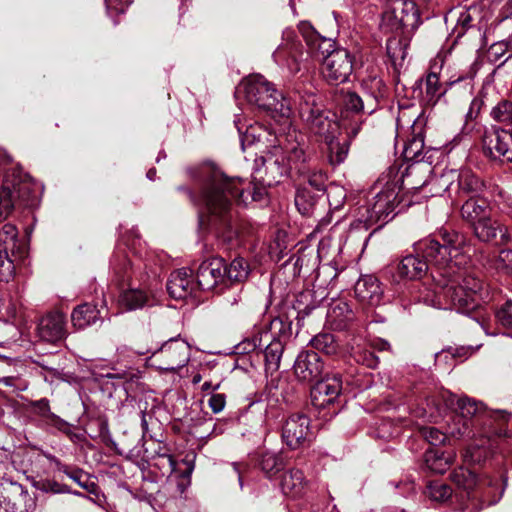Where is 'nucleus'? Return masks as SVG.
I'll list each match as a JSON object with an SVG mask.
<instances>
[{
	"instance_id": "nucleus-1",
	"label": "nucleus",
	"mask_w": 512,
	"mask_h": 512,
	"mask_svg": "<svg viewBox=\"0 0 512 512\" xmlns=\"http://www.w3.org/2000/svg\"><path fill=\"white\" fill-rule=\"evenodd\" d=\"M415 255L405 256L398 264L401 278L415 280L425 275L429 265L433 286L419 289L417 302L437 309H455L468 312L478 305L483 283L468 272V247L465 237L458 232H444L441 241L427 238L415 244Z\"/></svg>"
},
{
	"instance_id": "nucleus-2",
	"label": "nucleus",
	"mask_w": 512,
	"mask_h": 512,
	"mask_svg": "<svg viewBox=\"0 0 512 512\" xmlns=\"http://www.w3.org/2000/svg\"><path fill=\"white\" fill-rule=\"evenodd\" d=\"M201 186L197 205L201 207L200 226L214 231L230 241L236 232L232 229L233 203L247 205L249 201H261L266 195L264 187L246 189L240 178H231L214 166L199 170Z\"/></svg>"
},
{
	"instance_id": "nucleus-3",
	"label": "nucleus",
	"mask_w": 512,
	"mask_h": 512,
	"mask_svg": "<svg viewBox=\"0 0 512 512\" xmlns=\"http://www.w3.org/2000/svg\"><path fill=\"white\" fill-rule=\"evenodd\" d=\"M272 145L256 157L253 178L263 186H273L296 173L307 172V141L303 133L290 125L287 131L274 136Z\"/></svg>"
},
{
	"instance_id": "nucleus-4",
	"label": "nucleus",
	"mask_w": 512,
	"mask_h": 512,
	"mask_svg": "<svg viewBox=\"0 0 512 512\" xmlns=\"http://www.w3.org/2000/svg\"><path fill=\"white\" fill-rule=\"evenodd\" d=\"M298 29L306 42L307 50H304L301 42L297 39L296 32L291 28H286L282 32V42L273 53L274 61L279 66L286 68L291 74L298 73L309 57L318 60L323 58V45L331 46L326 38L321 37L310 23L301 22Z\"/></svg>"
},
{
	"instance_id": "nucleus-5",
	"label": "nucleus",
	"mask_w": 512,
	"mask_h": 512,
	"mask_svg": "<svg viewBox=\"0 0 512 512\" xmlns=\"http://www.w3.org/2000/svg\"><path fill=\"white\" fill-rule=\"evenodd\" d=\"M244 96L247 102L275 120L284 119L289 124L292 113L290 100L277 91L262 75H253L243 82Z\"/></svg>"
},
{
	"instance_id": "nucleus-6",
	"label": "nucleus",
	"mask_w": 512,
	"mask_h": 512,
	"mask_svg": "<svg viewBox=\"0 0 512 512\" xmlns=\"http://www.w3.org/2000/svg\"><path fill=\"white\" fill-rule=\"evenodd\" d=\"M385 186L380 190L366 206L358 209L357 220L366 228L380 223V227L390 221L394 216V210L399 204L398 181L385 180Z\"/></svg>"
},
{
	"instance_id": "nucleus-7",
	"label": "nucleus",
	"mask_w": 512,
	"mask_h": 512,
	"mask_svg": "<svg viewBox=\"0 0 512 512\" xmlns=\"http://www.w3.org/2000/svg\"><path fill=\"white\" fill-rule=\"evenodd\" d=\"M299 114L308 125L312 133L328 141L334 138L338 130L335 115L323 107V104L314 92L305 91L299 95Z\"/></svg>"
},
{
	"instance_id": "nucleus-8",
	"label": "nucleus",
	"mask_w": 512,
	"mask_h": 512,
	"mask_svg": "<svg viewBox=\"0 0 512 512\" xmlns=\"http://www.w3.org/2000/svg\"><path fill=\"white\" fill-rule=\"evenodd\" d=\"M26 253V244L18 237L17 228L4 224L0 228V281L9 282L14 277L16 264Z\"/></svg>"
},
{
	"instance_id": "nucleus-9",
	"label": "nucleus",
	"mask_w": 512,
	"mask_h": 512,
	"mask_svg": "<svg viewBox=\"0 0 512 512\" xmlns=\"http://www.w3.org/2000/svg\"><path fill=\"white\" fill-rule=\"evenodd\" d=\"M0 506L6 512H33L36 497L21 484L11 480L0 482Z\"/></svg>"
},
{
	"instance_id": "nucleus-10",
	"label": "nucleus",
	"mask_w": 512,
	"mask_h": 512,
	"mask_svg": "<svg viewBox=\"0 0 512 512\" xmlns=\"http://www.w3.org/2000/svg\"><path fill=\"white\" fill-rule=\"evenodd\" d=\"M153 357L160 356L163 366L157 368L166 372H176L183 368L190 359V346L180 337H173L164 342L159 348L151 351Z\"/></svg>"
},
{
	"instance_id": "nucleus-11",
	"label": "nucleus",
	"mask_w": 512,
	"mask_h": 512,
	"mask_svg": "<svg viewBox=\"0 0 512 512\" xmlns=\"http://www.w3.org/2000/svg\"><path fill=\"white\" fill-rule=\"evenodd\" d=\"M353 55L345 48L335 49L325 58L322 73L325 79L333 85L348 81L353 71Z\"/></svg>"
},
{
	"instance_id": "nucleus-12",
	"label": "nucleus",
	"mask_w": 512,
	"mask_h": 512,
	"mask_svg": "<svg viewBox=\"0 0 512 512\" xmlns=\"http://www.w3.org/2000/svg\"><path fill=\"white\" fill-rule=\"evenodd\" d=\"M431 172L432 168L427 163H412L400 175L396 167L389 168L387 174L382 177V180L388 178L390 181H398L400 190L403 187L419 189L429 184Z\"/></svg>"
},
{
	"instance_id": "nucleus-13",
	"label": "nucleus",
	"mask_w": 512,
	"mask_h": 512,
	"mask_svg": "<svg viewBox=\"0 0 512 512\" xmlns=\"http://www.w3.org/2000/svg\"><path fill=\"white\" fill-rule=\"evenodd\" d=\"M310 436V419L305 414H292L284 421L282 439L291 449L301 447Z\"/></svg>"
},
{
	"instance_id": "nucleus-14",
	"label": "nucleus",
	"mask_w": 512,
	"mask_h": 512,
	"mask_svg": "<svg viewBox=\"0 0 512 512\" xmlns=\"http://www.w3.org/2000/svg\"><path fill=\"white\" fill-rule=\"evenodd\" d=\"M151 351L152 348L139 349L127 345H120L116 349L117 363H125V369H117L113 367L111 368L110 372L101 374V376L117 379L124 383L134 382L139 378V372L133 369L130 364L136 356L144 355L146 353H150Z\"/></svg>"
},
{
	"instance_id": "nucleus-15",
	"label": "nucleus",
	"mask_w": 512,
	"mask_h": 512,
	"mask_svg": "<svg viewBox=\"0 0 512 512\" xmlns=\"http://www.w3.org/2000/svg\"><path fill=\"white\" fill-rule=\"evenodd\" d=\"M484 150L493 159L512 161V133L504 129H494L487 133L484 137Z\"/></svg>"
},
{
	"instance_id": "nucleus-16",
	"label": "nucleus",
	"mask_w": 512,
	"mask_h": 512,
	"mask_svg": "<svg viewBox=\"0 0 512 512\" xmlns=\"http://www.w3.org/2000/svg\"><path fill=\"white\" fill-rule=\"evenodd\" d=\"M252 350L264 352L266 365L271 369H278L283 353V344L280 340L272 339L269 331L259 332L247 343Z\"/></svg>"
},
{
	"instance_id": "nucleus-17",
	"label": "nucleus",
	"mask_w": 512,
	"mask_h": 512,
	"mask_svg": "<svg viewBox=\"0 0 512 512\" xmlns=\"http://www.w3.org/2000/svg\"><path fill=\"white\" fill-rule=\"evenodd\" d=\"M363 113L371 115L379 107L387 94V88L383 80L377 75H369L362 80Z\"/></svg>"
},
{
	"instance_id": "nucleus-18",
	"label": "nucleus",
	"mask_w": 512,
	"mask_h": 512,
	"mask_svg": "<svg viewBox=\"0 0 512 512\" xmlns=\"http://www.w3.org/2000/svg\"><path fill=\"white\" fill-rule=\"evenodd\" d=\"M342 390V381L339 375L327 376L318 381L311 389V402L316 408H324L333 403Z\"/></svg>"
},
{
	"instance_id": "nucleus-19",
	"label": "nucleus",
	"mask_w": 512,
	"mask_h": 512,
	"mask_svg": "<svg viewBox=\"0 0 512 512\" xmlns=\"http://www.w3.org/2000/svg\"><path fill=\"white\" fill-rule=\"evenodd\" d=\"M294 374L301 382L310 383L317 380L323 371L320 356L314 351H302L294 363Z\"/></svg>"
},
{
	"instance_id": "nucleus-20",
	"label": "nucleus",
	"mask_w": 512,
	"mask_h": 512,
	"mask_svg": "<svg viewBox=\"0 0 512 512\" xmlns=\"http://www.w3.org/2000/svg\"><path fill=\"white\" fill-rule=\"evenodd\" d=\"M30 183L19 181L17 183H9L8 180L0 190V221L9 216L14 207L15 198L21 199L25 204L29 203Z\"/></svg>"
},
{
	"instance_id": "nucleus-21",
	"label": "nucleus",
	"mask_w": 512,
	"mask_h": 512,
	"mask_svg": "<svg viewBox=\"0 0 512 512\" xmlns=\"http://www.w3.org/2000/svg\"><path fill=\"white\" fill-rule=\"evenodd\" d=\"M224 260L213 258L200 264L196 273V285L204 291L213 290L220 282H224Z\"/></svg>"
},
{
	"instance_id": "nucleus-22",
	"label": "nucleus",
	"mask_w": 512,
	"mask_h": 512,
	"mask_svg": "<svg viewBox=\"0 0 512 512\" xmlns=\"http://www.w3.org/2000/svg\"><path fill=\"white\" fill-rule=\"evenodd\" d=\"M393 16L394 22L391 24L392 28L398 27H413L420 18L419 10L412 0H396L392 4L391 11H385L384 19H391Z\"/></svg>"
},
{
	"instance_id": "nucleus-23",
	"label": "nucleus",
	"mask_w": 512,
	"mask_h": 512,
	"mask_svg": "<svg viewBox=\"0 0 512 512\" xmlns=\"http://www.w3.org/2000/svg\"><path fill=\"white\" fill-rule=\"evenodd\" d=\"M355 296L364 305L376 307L383 300V289L378 279L365 275L358 279L354 287Z\"/></svg>"
},
{
	"instance_id": "nucleus-24",
	"label": "nucleus",
	"mask_w": 512,
	"mask_h": 512,
	"mask_svg": "<svg viewBox=\"0 0 512 512\" xmlns=\"http://www.w3.org/2000/svg\"><path fill=\"white\" fill-rule=\"evenodd\" d=\"M39 338L48 343H56L66 335L65 319L59 312L49 313L42 317L37 326Z\"/></svg>"
},
{
	"instance_id": "nucleus-25",
	"label": "nucleus",
	"mask_w": 512,
	"mask_h": 512,
	"mask_svg": "<svg viewBox=\"0 0 512 512\" xmlns=\"http://www.w3.org/2000/svg\"><path fill=\"white\" fill-rule=\"evenodd\" d=\"M237 126L242 149L246 146H252L256 143L263 142L266 144V149L272 145V139L274 136H279L280 133H284L287 129H281L279 131L267 128L259 123L250 124L242 131V127L239 126L238 122L235 121Z\"/></svg>"
},
{
	"instance_id": "nucleus-26",
	"label": "nucleus",
	"mask_w": 512,
	"mask_h": 512,
	"mask_svg": "<svg viewBox=\"0 0 512 512\" xmlns=\"http://www.w3.org/2000/svg\"><path fill=\"white\" fill-rule=\"evenodd\" d=\"M446 406L455 412L456 419L459 421L470 420L478 415L482 410V404L467 396L458 397L447 393L443 395Z\"/></svg>"
},
{
	"instance_id": "nucleus-27",
	"label": "nucleus",
	"mask_w": 512,
	"mask_h": 512,
	"mask_svg": "<svg viewBox=\"0 0 512 512\" xmlns=\"http://www.w3.org/2000/svg\"><path fill=\"white\" fill-rule=\"evenodd\" d=\"M474 235L482 242H491L494 240L498 233H500V240L502 244L510 241L506 226L493 220L488 214L482 220L472 226Z\"/></svg>"
},
{
	"instance_id": "nucleus-28",
	"label": "nucleus",
	"mask_w": 512,
	"mask_h": 512,
	"mask_svg": "<svg viewBox=\"0 0 512 512\" xmlns=\"http://www.w3.org/2000/svg\"><path fill=\"white\" fill-rule=\"evenodd\" d=\"M356 319V314L343 299L334 300L327 311V322L335 330H344Z\"/></svg>"
},
{
	"instance_id": "nucleus-29",
	"label": "nucleus",
	"mask_w": 512,
	"mask_h": 512,
	"mask_svg": "<svg viewBox=\"0 0 512 512\" xmlns=\"http://www.w3.org/2000/svg\"><path fill=\"white\" fill-rule=\"evenodd\" d=\"M196 283L191 279L190 270L182 268L171 273L167 291L175 299H185L195 290Z\"/></svg>"
},
{
	"instance_id": "nucleus-30",
	"label": "nucleus",
	"mask_w": 512,
	"mask_h": 512,
	"mask_svg": "<svg viewBox=\"0 0 512 512\" xmlns=\"http://www.w3.org/2000/svg\"><path fill=\"white\" fill-rule=\"evenodd\" d=\"M280 487L285 496L299 498L306 492L307 481L302 471L292 469L282 476Z\"/></svg>"
},
{
	"instance_id": "nucleus-31",
	"label": "nucleus",
	"mask_w": 512,
	"mask_h": 512,
	"mask_svg": "<svg viewBox=\"0 0 512 512\" xmlns=\"http://www.w3.org/2000/svg\"><path fill=\"white\" fill-rule=\"evenodd\" d=\"M489 213V205L484 199L471 196L461 207V216L471 226L486 217Z\"/></svg>"
},
{
	"instance_id": "nucleus-32",
	"label": "nucleus",
	"mask_w": 512,
	"mask_h": 512,
	"mask_svg": "<svg viewBox=\"0 0 512 512\" xmlns=\"http://www.w3.org/2000/svg\"><path fill=\"white\" fill-rule=\"evenodd\" d=\"M149 302V296L140 288H130L120 293L118 305L125 311L143 308Z\"/></svg>"
},
{
	"instance_id": "nucleus-33",
	"label": "nucleus",
	"mask_w": 512,
	"mask_h": 512,
	"mask_svg": "<svg viewBox=\"0 0 512 512\" xmlns=\"http://www.w3.org/2000/svg\"><path fill=\"white\" fill-rule=\"evenodd\" d=\"M451 479L459 488H462L466 492L468 499L477 498V495L472 493L474 488L480 487L481 484L474 472L467 468L460 467L451 474Z\"/></svg>"
},
{
	"instance_id": "nucleus-34",
	"label": "nucleus",
	"mask_w": 512,
	"mask_h": 512,
	"mask_svg": "<svg viewBox=\"0 0 512 512\" xmlns=\"http://www.w3.org/2000/svg\"><path fill=\"white\" fill-rule=\"evenodd\" d=\"M99 319V311L90 304H83L75 308L71 315V321L77 329H84L93 325Z\"/></svg>"
},
{
	"instance_id": "nucleus-35",
	"label": "nucleus",
	"mask_w": 512,
	"mask_h": 512,
	"mask_svg": "<svg viewBox=\"0 0 512 512\" xmlns=\"http://www.w3.org/2000/svg\"><path fill=\"white\" fill-rule=\"evenodd\" d=\"M457 190L459 193L476 197L483 188V182L470 170L457 171Z\"/></svg>"
},
{
	"instance_id": "nucleus-36",
	"label": "nucleus",
	"mask_w": 512,
	"mask_h": 512,
	"mask_svg": "<svg viewBox=\"0 0 512 512\" xmlns=\"http://www.w3.org/2000/svg\"><path fill=\"white\" fill-rule=\"evenodd\" d=\"M386 53L394 69L398 71L404 65L407 55V42L398 37H391L386 42Z\"/></svg>"
},
{
	"instance_id": "nucleus-37",
	"label": "nucleus",
	"mask_w": 512,
	"mask_h": 512,
	"mask_svg": "<svg viewBox=\"0 0 512 512\" xmlns=\"http://www.w3.org/2000/svg\"><path fill=\"white\" fill-rule=\"evenodd\" d=\"M224 281L243 282L249 274V265L244 258H235L228 266L224 263Z\"/></svg>"
},
{
	"instance_id": "nucleus-38",
	"label": "nucleus",
	"mask_w": 512,
	"mask_h": 512,
	"mask_svg": "<svg viewBox=\"0 0 512 512\" xmlns=\"http://www.w3.org/2000/svg\"><path fill=\"white\" fill-rule=\"evenodd\" d=\"M425 461L430 470L442 474L451 465L453 455L451 453L439 452L438 450H430L426 453Z\"/></svg>"
},
{
	"instance_id": "nucleus-39",
	"label": "nucleus",
	"mask_w": 512,
	"mask_h": 512,
	"mask_svg": "<svg viewBox=\"0 0 512 512\" xmlns=\"http://www.w3.org/2000/svg\"><path fill=\"white\" fill-rule=\"evenodd\" d=\"M286 465L285 457L281 453L265 452L261 456L260 466L261 469L269 476L272 477L281 471Z\"/></svg>"
},
{
	"instance_id": "nucleus-40",
	"label": "nucleus",
	"mask_w": 512,
	"mask_h": 512,
	"mask_svg": "<svg viewBox=\"0 0 512 512\" xmlns=\"http://www.w3.org/2000/svg\"><path fill=\"white\" fill-rule=\"evenodd\" d=\"M33 486L35 489L44 492V493H53V494H74L77 496H82L80 492H72L69 486L65 484H61L53 479H39L33 482Z\"/></svg>"
},
{
	"instance_id": "nucleus-41",
	"label": "nucleus",
	"mask_w": 512,
	"mask_h": 512,
	"mask_svg": "<svg viewBox=\"0 0 512 512\" xmlns=\"http://www.w3.org/2000/svg\"><path fill=\"white\" fill-rule=\"evenodd\" d=\"M329 149V162L332 165H339L346 159L349 151V144L347 140H344L342 143L339 141H334L333 138L328 139L326 141Z\"/></svg>"
},
{
	"instance_id": "nucleus-42",
	"label": "nucleus",
	"mask_w": 512,
	"mask_h": 512,
	"mask_svg": "<svg viewBox=\"0 0 512 512\" xmlns=\"http://www.w3.org/2000/svg\"><path fill=\"white\" fill-rule=\"evenodd\" d=\"M168 461H169V465L171 467V471L173 473L171 481L175 482L177 493L179 495H182L191 484V473H192L193 468L188 467L184 472L177 473V470H176L177 464H176L175 460L169 456Z\"/></svg>"
},
{
	"instance_id": "nucleus-43",
	"label": "nucleus",
	"mask_w": 512,
	"mask_h": 512,
	"mask_svg": "<svg viewBox=\"0 0 512 512\" xmlns=\"http://www.w3.org/2000/svg\"><path fill=\"white\" fill-rule=\"evenodd\" d=\"M311 157L308 154L307 172L297 173L307 179L308 184L317 191H321L325 187L326 175L321 170H317L311 163Z\"/></svg>"
},
{
	"instance_id": "nucleus-44",
	"label": "nucleus",
	"mask_w": 512,
	"mask_h": 512,
	"mask_svg": "<svg viewBox=\"0 0 512 512\" xmlns=\"http://www.w3.org/2000/svg\"><path fill=\"white\" fill-rule=\"evenodd\" d=\"M425 92L429 102H436L446 93V89L442 87L439 76L435 72H430L425 80Z\"/></svg>"
},
{
	"instance_id": "nucleus-45",
	"label": "nucleus",
	"mask_w": 512,
	"mask_h": 512,
	"mask_svg": "<svg viewBox=\"0 0 512 512\" xmlns=\"http://www.w3.org/2000/svg\"><path fill=\"white\" fill-rule=\"evenodd\" d=\"M311 344L315 349L327 355L335 354L338 349V345L335 341V338L330 333H321L316 335L311 340Z\"/></svg>"
},
{
	"instance_id": "nucleus-46",
	"label": "nucleus",
	"mask_w": 512,
	"mask_h": 512,
	"mask_svg": "<svg viewBox=\"0 0 512 512\" xmlns=\"http://www.w3.org/2000/svg\"><path fill=\"white\" fill-rule=\"evenodd\" d=\"M473 427L474 421H459L456 416H453L452 423L448 425L447 433L456 438L472 437L474 436Z\"/></svg>"
},
{
	"instance_id": "nucleus-47",
	"label": "nucleus",
	"mask_w": 512,
	"mask_h": 512,
	"mask_svg": "<svg viewBox=\"0 0 512 512\" xmlns=\"http://www.w3.org/2000/svg\"><path fill=\"white\" fill-rule=\"evenodd\" d=\"M64 474H66L71 480L76 482L80 487L88 491L89 493H96L97 486L93 481H90L88 475L81 469L65 468Z\"/></svg>"
},
{
	"instance_id": "nucleus-48",
	"label": "nucleus",
	"mask_w": 512,
	"mask_h": 512,
	"mask_svg": "<svg viewBox=\"0 0 512 512\" xmlns=\"http://www.w3.org/2000/svg\"><path fill=\"white\" fill-rule=\"evenodd\" d=\"M491 117L502 124L512 123V102L502 100L491 110Z\"/></svg>"
},
{
	"instance_id": "nucleus-49",
	"label": "nucleus",
	"mask_w": 512,
	"mask_h": 512,
	"mask_svg": "<svg viewBox=\"0 0 512 512\" xmlns=\"http://www.w3.org/2000/svg\"><path fill=\"white\" fill-rule=\"evenodd\" d=\"M295 205L302 215H309L313 210L314 198L306 189H298L295 195Z\"/></svg>"
},
{
	"instance_id": "nucleus-50",
	"label": "nucleus",
	"mask_w": 512,
	"mask_h": 512,
	"mask_svg": "<svg viewBox=\"0 0 512 512\" xmlns=\"http://www.w3.org/2000/svg\"><path fill=\"white\" fill-rule=\"evenodd\" d=\"M423 148V139L414 137L405 145L404 156L406 159L414 160V163H423L421 158Z\"/></svg>"
},
{
	"instance_id": "nucleus-51",
	"label": "nucleus",
	"mask_w": 512,
	"mask_h": 512,
	"mask_svg": "<svg viewBox=\"0 0 512 512\" xmlns=\"http://www.w3.org/2000/svg\"><path fill=\"white\" fill-rule=\"evenodd\" d=\"M352 357L357 363H360L362 365H365L369 368H375L378 365V357L374 355L373 352L367 349H353L352 350Z\"/></svg>"
},
{
	"instance_id": "nucleus-52",
	"label": "nucleus",
	"mask_w": 512,
	"mask_h": 512,
	"mask_svg": "<svg viewBox=\"0 0 512 512\" xmlns=\"http://www.w3.org/2000/svg\"><path fill=\"white\" fill-rule=\"evenodd\" d=\"M497 322L508 329H512V301L507 300L495 313Z\"/></svg>"
},
{
	"instance_id": "nucleus-53",
	"label": "nucleus",
	"mask_w": 512,
	"mask_h": 512,
	"mask_svg": "<svg viewBox=\"0 0 512 512\" xmlns=\"http://www.w3.org/2000/svg\"><path fill=\"white\" fill-rule=\"evenodd\" d=\"M457 179V170H448L440 175V177L430 178V182L445 192L451 189V186Z\"/></svg>"
},
{
	"instance_id": "nucleus-54",
	"label": "nucleus",
	"mask_w": 512,
	"mask_h": 512,
	"mask_svg": "<svg viewBox=\"0 0 512 512\" xmlns=\"http://www.w3.org/2000/svg\"><path fill=\"white\" fill-rule=\"evenodd\" d=\"M343 107L346 111L363 113V102L360 95L355 92H347L343 96Z\"/></svg>"
},
{
	"instance_id": "nucleus-55",
	"label": "nucleus",
	"mask_w": 512,
	"mask_h": 512,
	"mask_svg": "<svg viewBox=\"0 0 512 512\" xmlns=\"http://www.w3.org/2000/svg\"><path fill=\"white\" fill-rule=\"evenodd\" d=\"M486 456L487 451L476 445L469 446L463 454L464 461L467 463H480L485 460Z\"/></svg>"
},
{
	"instance_id": "nucleus-56",
	"label": "nucleus",
	"mask_w": 512,
	"mask_h": 512,
	"mask_svg": "<svg viewBox=\"0 0 512 512\" xmlns=\"http://www.w3.org/2000/svg\"><path fill=\"white\" fill-rule=\"evenodd\" d=\"M494 201L503 213L509 215L512 218V196L510 194L501 189H498Z\"/></svg>"
},
{
	"instance_id": "nucleus-57",
	"label": "nucleus",
	"mask_w": 512,
	"mask_h": 512,
	"mask_svg": "<svg viewBox=\"0 0 512 512\" xmlns=\"http://www.w3.org/2000/svg\"><path fill=\"white\" fill-rule=\"evenodd\" d=\"M425 440L431 445H438L445 441V434L435 427H425L421 430Z\"/></svg>"
},
{
	"instance_id": "nucleus-58",
	"label": "nucleus",
	"mask_w": 512,
	"mask_h": 512,
	"mask_svg": "<svg viewBox=\"0 0 512 512\" xmlns=\"http://www.w3.org/2000/svg\"><path fill=\"white\" fill-rule=\"evenodd\" d=\"M45 424L54 427L58 431L71 436L72 435V429L71 425L66 422L65 420L61 419L59 416L53 414H49V418L45 421Z\"/></svg>"
},
{
	"instance_id": "nucleus-59",
	"label": "nucleus",
	"mask_w": 512,
	"mask_h": 512,
	"mask_svg": "<svg viewBox=\"0 0 512 512\" xmlns=\"http://www.w3.org/2000/svg\"><path fill=\"white\" fill-rule=\"evenodd\" d=\"M452 494V490L449 486L444 484H434L430 487V495L437 501H444L448 499Z\"/></svg>"
},
{
	"instance_id": "nucleus-60",
	"label": "nucleus",
	"mask_w": 512,
	"mask_h": 512,
	"mask_svg": "<svg viewBox=\"0 0 512 512\" xmlns=\"http://www.w3.org/2000/svg\"><path fill=\"white\" fill-rule=\"evenodd\" d=\"M208 405L214 413H220L225 408L226 396L220 393L211 394Z\"/></svg>"
},
{
	"instance_id": "nucleus-61",
	"label": "nucleus",
	"mask_w": 512,
	"mask_h": 512,
	"mask_svg": "<svg viewBox=\"0 0 512 512\" xmlns=\"http://www.w3.org/2000/svg\"><path fill=\"white\" fill-rule=\"evenodd\" d=\"M37 413L43 418L44 422L49 418L50 411L49 401L45 398L40 399L34 403Z\"/></svg>"
},
{
	"instance_id": "nucleus-62",
	"label": "nucleus",
	"mask_w": 512,
	"mask_h": 512,
	"mask_svg": "<svg viewBox=\"0 0 512 512\" xmlns=\"http://www.w3.org/2000/svg\"><path fill=\"white\" fill-rule=\"evenodd\" d=\"M242 303L241 290L238 292L232 293L225 298V308L228 311H233L236 307H238Z\"/></svg>"
},
{
	"instance_id": "nucleus-63",
	"label": "nucleus",
	"mask_w": 512,
	"mask_h": 512,
	"mask_svg": "<svg viewBox=\"0 0 512 512\" xmlns=\"http://www.w3.org/2000/svg\"><path fill=\"white\" fill-rule=\"evenodd\" d=\"M0 385L13 387L18 390H24L26 388V385L20 383V380L14 376L0 377Z\"/></svg>"
},
{
	"instance_id": "nucleus-64",
	"label": "nucleus",
	"mask_w": 512,
	"mask_h": 512,
	"mask_svg": "<svg viewBox=\"0 0 512 512\" xmlns=\"http://www.w3.org/2000/svg\"><path fill=\"white\" fill-rule=\"evenodd\" d=\"M498 259L502 262L504 268L512 270V250H502Z\"/></svg>"
}]
</instances>
